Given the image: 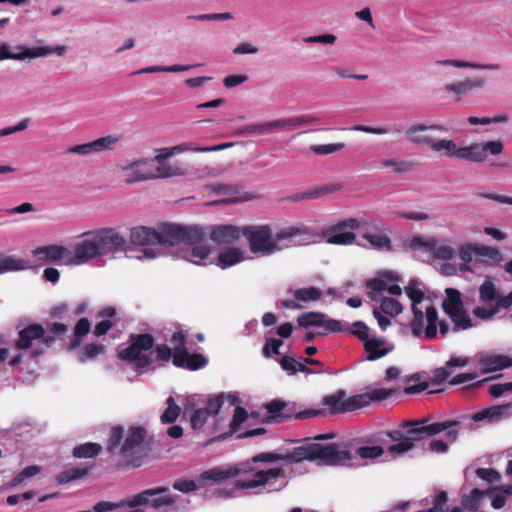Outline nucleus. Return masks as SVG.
Listing matches in <instances>:
<instances>
[{
  "label": "nucleus",
  "instance_id": "5",
  "mask_svg": "<svg viewBox=\"0 0 512 512\" xmlns=\"http://www.w3.org/2000/svg\"><path fill=\"white\" fill-rule=\"evenodd\" d=\"M86 235L89 238L75 245L73 259L69 263L80 265L93 258L126 252V238L114 228H102Z\"/></svg>",
  "mask_w": 512,
  "mask_h": 512
},
{
  "label": "nucleus",
  "instance_id": "4",
  "mask_svg": "<svg viewBox=\"0 0 512 512\" xmlns=\"http://www.w3.org/2000/svg\"><path fill=\"white\" fill-rule=\"evenodd\" d=\"M148 437V430L140 425H131L127 431L122 426H115L111 429L107 450L113 453L120 447L122 463L120 468H139L148 457V449L145 445Z\"/></svg>",
  "mask_w": 512,
  "mask_h": 512
},
{
  "label": "nucleus",
  "instance_id": "64",
  "mask_svg": "<svg viewBox=\"0 0 512 512\" xmlns=\"http://www.w3.org/2000/svg\"><path fill=\"white\" fill-rule=\"evenodd\" d=\"M431 250L434 251L435 258L441 260H451L456 255V250L448 245L436 247V244L434 243V248Z\"/></svg>",
  "mask_w": 512,
  "mask_h": 512
},
{
  "label": "nucleus",
  "instance_id": "38",
  "mask_svg": "<svg viewBox=\"0 0 512 512\" xmlns=\"http://www.w3.org/2000/svg\"><path fill=\"white\" fill-rule=\"evenodd\" d=\"M248 413L243 407H236L232 420L229 425V431L226 433H223L219 435L216 439L217 440H224L228 438L229 436L233 435L234 433L238 432L242 426V424L247 420Z\"/></svg>",
  "mask_w": 512,
  "mask_h": 512
},
{
  "label": "nucleus",
  "instance_id": "37",
  "mask_svg": "<svg viewBox=\"0 0 512 512\" xmlns=\"http://www.w3.org/2000/svg\"><path fill=\"white\" fill-rule=\"evenodd\" d=\"M445 294L446 299L442 303V309L446 314L464 307L462 295L459 290L455 288H446Z\"/></svg>",
  "mask_w": 512,
  "mask_h": 512
},
{
  "label": "nucleus",
  "instance_id": "26",
  "mask_svg": "<svg viewBox=\"0 0 512 512\" xmlns=\"http://www.w3.org/2000/svg\"><path fill=\"white\" fill-rule=\"evenodd\" d=\"M324 235L328 243L335 245H350L356 240V234L354 232L344 231L341 226L337 224L329 227Z\"/></svg>",
  "mask_w": 512,
  "mask_h": 512
},
{
  "label": "nucleus",
  "instance_id": "1",
  "mask_svg": "<svg viewBox=\"0 0 512 512\" xmlns=\"http://www.w3.org/2000/svg\"><path fill=\"white\" fill-rule=\"evenodd\" d=\"M154 343L155 339L152 334H130L129 345L119 348L117 356L123 361L133 363L136 369H147L154 360L167 363L171 358L174 366L190 371L201 369L208 363L207 358L202 354H191L188 349L172 351L165 344L157 345L154 351H151Z\"/></svg>",
  "mask_w": 512,
  "mask_h": 512
},
{
  "label": "nucleus",
  "instance_id": "2",
  "mask_svg": "<svg viewBox=\"0 0 512 512\" xmlns=\"http://www.w3.org/2000/svg\"><path fill=\"white\" fill-rule=\"evenodd\" d=\"M429 130L448 132V128L440 124H414L405 131V134L416 145L428 146L432 151L443 152V155L449 158H457L475 163L486 162L489 155L497 156L504 150V144L501 140L472 143L468 146L457 147L456 143L450 139L435 140L426 134Z\"/></svg>",
  "mask_w": 512,
  "mask_h": 512
},
{
  "label": "nucleus",
  "instance_id": "58",
  "mask_svg": "<svg viewBox=\"0 0 512 512\" xmlns=\"http://www.w3.org/2000/svg\"><path fill=\"white\" fill-rule=\"evenodd\" d=\"M382 166L393 168L397 173H406L412 169V164L408 161L397 159H386L381 162Z\"/></svg>",
  "mask_w": 512,
  "mask_h": 512
},
{
  "label": "nucleus",
  "instance_id": "12",
  "mask_svg": "<svg viewBox=\"0 0 512 512\" xmlns=\"http://www.w3.org/2000/svg\"><path fill=\"white\" fill-rule=\"evenodd\" d=\"M33 255L37 258V262L40 265L60 261H65L66 264H70L68 261L73 259L67 247L56 244L37 247L33 250Z\"/></svg>",
  "mask_w": 512,
  "mask_h": 512
},
{
  "label": "nucleus",
  "instance_id": "59",
  "mask_svg": "<svg viewBox=\"0 0 512 512\" xmlns=\"http://www.w3.org/2000/svg\"><path fill=\"white\" fill-rule=\"evenodd\" d=\"M280 120L283 123V128H285L287 126L298 127V126L307 125V124H310L313 122H318L319 118L310 117V116H297V117L280 119Z\"/></svg>",
  "mask_w": 512,
  "mask_h": 512
},
{
  "label": "nucleus",
  "instance_id": "55",
  "mask_svg": "<svg viewBox=\"0 0 512 512\" xmlns=\"http://www.w3.org/2000/svg\"><path fill=\"white\" fill-rule=\"evenodd\" d=\"M209 417V412H207L205 408L194 409L190 415V424L192 429L197 430L202 428Z\"/></svg>",
  "mask_w": 512,
  "mask_h": 512
},
{
  "label": "nucleus",
  "instance_id": "36",
  "mask_svg": "<svg viewBox=\"0 0 512 512\" xmlns=\"http://www.w3.org/2000/svg\"><path fill=\"white\" fill-rule=\"evenodd\" d=\"M225 400H229L231 405H234L238 398L231 394L220 393L214 396H210L207 399L206 406L204 407L207 412H209L210 416H215L219 413L221 408L223 407Z\"/></svg>",
  "mask_w": 512,
  "mask_h": 512
},
{
  "label": "nucleus",
  "instance_id": "8",
  "mask_svg": "<svg viewBox=\"0 0 512 512\" xmlns=\"http://www.w3.org/2000/svg\"><path fill=\"white\" fill-rule=\"evenodd\" d=\"M294 457L301 461L319 460L320 463L330 466H346L353 459L349 450L340 448L336 443H307L295 447Z\"/></svg>",
  "mask_w": 512,
  "mask_h": 512
},
{
  "label": "nucleus",
  "instance_id": "28",
  "mask_svg": "<svg viewBox=\"0 0 512 512\" xmlns=\"http://www.w3.org/2000/svg\"><path fill=\"white\" fill-rule=\"evenodd\" d=\"M479 301L485 308H490L495 305L500 292L498 291L492 278H487L479 286Z\"/></svg>",
  "mask_w": 512,
  "mask_h": 512
},
{
  "label": "nucleus",
  "instance_id": "15",
  "mask_svg": "<svg viewBox=\"0 0 512 512\" xmlns=\"http://www.w3.org/2000/svg\"><path fill=\"white\" fill-rule=\"evenodd\" d=\"M400 277L391 272V271H383L379 273V278H373L366 281V286L369 288L367 293L368 297L375 302L380 301L382 297V293L386 290V286L389 282H398Z\"/></svg>",
  "mask_w": 512,
  "mask_h": 512
},
{
  "label": "nucleus",
  "instance_id": "24",
  "mask_svg": "<svg viewBox=\"0 0 512 512\" xmlns=\"http://www.w3.org/2000/svg\"><path fill=\"white\" fill-rule=\"evenodd\" d=\"M364 350L367 353V360H378L393 350V346L387 347L386 340L383 337H373L365 341Z\"/></svg>",
  "mask_w": 512,
  "mask_h": 512
},
{
  "label": "nucleus",
  "instance_id": "49",
  "mask_svg": "<svg viewBox=\"0 0 512 512\" xmlns=\"http://www.w3.org/2000/svg\"><path fill=\"white\" fill-rule=\"evenodd\" d=\"M286 402L281 400H273L266 405L267 412L269 413V420L275 423L282 422L283 411H285Z\"/></svg>",
  "mask_w": 512,
  "mask_h": 512
},
{
  "label": "nucleus",
  "instance_id": "23",
  "mask_svg": "<svg viewBox=\"0 0 512 512\" xmlns=\"http://www.w3.org/2000/svg\"><path fill=\"white\" fill-rule=\"evenodd\" d=\"M130 241L138 246L155 245L159 242V236L154 228L145 226L134 227L131 229Z\"/></svg>",
  "mask_w": 512,
  "mask_h": 512
},
{
  "label": "nucleus",
  "instance_id": "27",
  "mask_svg": "<svg viewBox=\"0 0 512 512\" xmlns=\"http://www.w3.org/2000/svg\"><path fill=\"white\" fill-rule=\"evenodd\" d=\"M169 488L166 486H158L151 489H146L142 491L141 493H138L131 498L124 500L123 504L124 506L135 508L142 505L150 504V498L164 494L168 492Z\"/></svg>",
  "mask_w": 512,
  "mask_h": 512
},
{
  "label": "nucleus",
  "instance_id": "31",
  "mask_svg": "<svg viewBox=\"0 0 512 512\" xmlns=\"http://www.w3.org/2000/svg\"><path fill=\"white\" fill-rule=\"evenodd\" d=\"M23 52L21 53H12L10 51V47L8 44L3 43L0 46V60L5 59H14V60H24L25 58H37L42 57L43 54L47 53L44 49H30L26 47H19Z\"/></svg>",
  "mask_w": 512,
  "mask_h": 512
},
{
  "label": "nucleus",
  "instance_id": "56",
  "mask_svg": "<svg viewBox=\"0 0 512 512\" xmlns=\"http://www.w3.org/2000/svg\"><path fill=\"white\" fill-rule=\"evenodd\" d=\"M345 147L344 143L312 145L310 150L316 155H327L338 152Z\"/></svg>",
  "mask_w": 512,
  "mask_h": 512
},
{
  "label": "nucleus",
  "instance_id": "14",
  "mask_svg": "<svg viewBox=\"0 0 512 512\" xmlns=\"http://www.w3.org/2000/svg\"><path fill=\"white\" fill-rule=\"evenodd\" d=\"M290 293L294 299L282 300L280 304L283 308L292 310L300 309L303 307L302 303L317 301L322 296V291L312 286L291 290Z\"/></svg>",
  "mask_w": 512,
  "mask_h": 512
},
{
  "label": "nucleus",
  "instance_id": "61",
  "mask_svg": "<svg viewBox=\"0 0 512 512\" xmlns=\"http://www.w3.org/2000/svg\"><path fill=\"white\" fill-rule=\"evenodd\" d=\"M41 471V468L37 465H30L25 467L21 472H19L13 479L12 484L18 485L21 484L26 479L35 476Z\"/></svg>",
  "mask_w": 512,
  "mask_h": 512
},
{
  "label": "nucleus",
  "instance_id": "46",
  "mask_svg": "<svg viewBox=\"0 0 512 512\" xmlns=\"http://www.w3.org/2000/svg\"><path fill=\"white\" fill-rule=\"evenodd\" d=\"M167 408L161 415V422L164 424L174 423L180 415L181 408L176 404L174 398L169 396L166 400Z\"/></svg>",
  "mask_w": 512,
  "mask_h": 512
},
{
  "label": "nucleus",
  "instance_id": "33",
  "mask_svg": "<svg viewBox=\"0 0 512 512\" xmlns=\"http://www.w3.org/2000/svg\"><path fill=\"white\" fill-rule=\"evenodd\" d=\"M296 406V403L286 402V408L282 415V422L293 417L295 419H307L325 415V411L322 409H306L303 411H297Z\"/></svg>",
  "mask_w": 512,
  "mask_h": 512
},
{
  "label": "nucleus",
  "instance_id": "62",
  "mask_svg": "<svg viewBox=\"0 0 512 512\" xmlns=\"http://www.w3.org/2000/svg\"><path fill=\"white\" fill-rule=\"evenodd\" d=\"M413 443L410 441V439L406 436L405 438L401 439L400 441H397L396 444H393L389 446L388 451L392 455H400L403 453H406L410 451L413 448Z\"/></svg>",
  "mask_w": 512,
  "mask_h": 512
},
{
  "label": "nucleus",
  "instance_id": "16",
  "mask_svg": "<svg viewBox=\"0 0 512 512\" xmlns=\"http://www.w3.org/2000/svg\"><path fill=\"white\" fill-rule=\"evenodd\" d=\"M123 170L125 171L124 182L126 184L153 179V171L147 166L146 161L132 162L128 166L123 167Z\"/></svg>",
  "mask_w": 512,
  "mask_h": 512
},
{
  "label": "nucleus",
  "instance_id": "32",
  "mask_svg": "<svg viewBox=\"0 0 512 512\" xmlns=\"http://www.w3.org/2000/svg\"><path fill=\"white\" fill-rule=\"evenodd\" d=\"M244 261V253L239 247H232L220 252L217 257V266L221 269H227Z\"/></svg>",
  "mask_w": 512,
  "mask_h": 512
},
{
  "label": "nucleus",
  "instance_id": "41",
  "mask_svg": "<svg viewBox=\"0 0 512 512\" xmlns=\"http://www.w3.org/2000/svg\"><path fill=\"white\" fill-rule=\"evenodd\" d=\"M425 318L427 321V325L425 328V337L427 339H433L436 337L437 334L438 322V312L433 305H428L425 307Z\"/></svg>",
  "mask_w": 512,
  "mask_h": 512
},
{
  "label": "nucleus",
  "instance_id": "13",
  "mask_svg": "<svg viewBox=\"0 0 512 512\" xmlns=\"http://www.w3.org/2000/svg\"><path fill=\"white\" fill-rule=\"evenodd\" d=\"M241 236L244 237V226L240 227L232 224L216 225L210 233V239L219 246L232 245Z\"/></svg>",
  "mask_w": 512,
  "mask_h": 512
},
{
  "label": "nucleus",
  "instance_id": "9",
  "mask_svg": "<svg viewBox=\"0 0 512 512\" xmlns=\"http://www.w3.org/2000/svg\"><path fill=\"white\" fill-rule=\"evenodd\" d=\"M158 244L163 246H175L179 243H197L204 240L206 233L199 226H182L173 223H164L157 230Z\"/></svg>",
  "mask_w": 512,
  "mask_h": 512
},
{
  "label": "nucleus",
  "instance_id": "20",
  "mask_svg": "<svg viewBox=\"0 0 512 512\" xmlns=\"http://www.w3.org/2000/svg\"><path fill=\"white\" fill-rule=\"evenodd\" d=\"M44 327L41 324H30L18 333V340L15 343L17 349L26 350L32 347L34 340L43 337Z\"/></svg>",
  "mask_w": 512,
  "mask_h": 512
},
{
  "label": "nucleus",
  "instance_id": "11",
  "mask_svg": "<svg viewBox=\"0 0 512 512\" xmlns=\"http://www.w3.org/2000/svg\"><path fill=\"white\" fill-rule=\"evenodd\" d=\"M297 322L299 326L304 328H309L313 326L324 327V332L319 333L320 335L343 331L342 323L339 320L329 319L322 312H305L298 316Z\"/></svg>",
  "mask_w": 512,
  "mask_h": 512
},
{
  "label": "nucleus",
  "instance_id": "10",
  "mask_svg": "<svg viewBox=\"0 0 512 512\" xmlns=\"http://www.w3.org/2000/svg\"><path fill=\"white\" fill-rule=\"evenodd\" d=\"M425 422V420H419L413 422H405L402 424V427L411 426V428L407 430V437L413 444L416 441L434 436L443 431H446L445 436L447 441H456L458 437V431L455 429V427L459 424L457 420H448L443 422H435L429 425H423Z\"/></svg>",
  "mask_w": 512,
  "mask_h": 512
},
{
  "label": "nucleus",
  "instance_id": "6",
  "mask_svg": "<svg viewBox=\"0 0 512 512\" xmlns=\"http://www.w3.org/2000/svg\"><path fill=\"white\" fill-rule=\"evenodd\" d=\"M294 454L295 448L288 454L262 452L254 455L251 460L247 461L245 464H250L254 469H256L253 464L258 462L272 463L280 460L287 462H301V460L294 457ZM252 473L253 476L251 478L238 480L236 486L241 489H253L266 484L273 485L278 478L284 476L285 471L281 467H276L267 470H255Z\"/></svg>",
  "mask_w": 512,
  "mask_h": 512
},
{
  "label": "nucleus",
  "instance_id": "60",
  "mask_svg": "<svg viewBox=\"0 0 512 512\" xmlns=\"http://www.w3.org/2000/svg\"><path fill=\"white\" fill-rule=\"evenodd\" d=\"M478 244H464L459 248V257L462 262L471 263L473 256H478Z\"/></svg>",
  "mask_w": 512,
  "mask_h": 512
},
{
  "label": "nucleus",
  "instance_id": "21",
  "mask_svg": "<svg viewBox=\"0 0 512 512\" xmlns=\"http://www.w3.org/2000/svg\"><path fill=\"white\" fill-rule=\"evenodd\" d=\"M512 306V292H510L506 296H502L499 294L498 299L493 305V307L485 308V307H476L473 309V315L481 320H490L492 319L500 309H508Z\"/></svg>",
  "mask_w": 512,
  "mask_h": 512
},
{
  "label": "nucleus",
  "instance_id": "7",
  "mask_svg": "<svg viewBox=\"0 0 512 512\" xmlns=\"http://www.w3.org/2000/svg\"><path fill=\"white\" fill-rule=\"evenodd\" d=\"M394 389L376 388L369 392L353 395L345 398L344 390H339L332 395L325 396L322 404L330 408L331 414L355 411L368 406L373 401H382L395 394Z\"/></svg>",
  "mask_w": 512,
  "mask_h": 512
},
{
  "label": "nucleus",
  "instance_id": "17",
  "mask_svg": "<svg viewBox=\"0 0 512 512\" xmlns=\"http://www.w3.org/2000/svg\"><path fill=\"white\" fill-rule=\"evenodd\" d=\"M486 83V80L482 77H474L465 79L463 81L446 84L444 89L448 92H452L455 94V99L457 101L461 100L463 97L469 95L470 92L476 89L482 88Z\"/></svg>",
  "mask_w": 512,
  "mask_h": 512
},
{
  "label": "nucleus",
  "instance_id": "35",
  "mask_svg": "<svg viewBox=\"0 0 512 512\" xmlns=\"http://www.w3.org/2000/svg\"><path fill=\"white\" fill-rule=\"evenodd\" d=\"M92 466H78L67 469L56 476L58 484L63 485L72 481H76L87 476Z\"/></svg>",
  "mask_w": 512,
  "mask_h": 512
},
{
  "label": "nucleus",
  "instance_id": "30",
  "mask_svg": "<svg viewBox=\"0 0 512 512\" xmlns=\"http://www.w3.org/2000/svg\"><path fill=\"white\" fill-rule=\"evenodd\" d=\"M480 365L483 373H491L512 366V358L504 355H490L481 358Z\"/></svg>",
  "mask_w": 512,
  "mask_h": 512
},
{
  "label": "nucleus",
  "instance_id": "18",
  "mask_svg": "<svg viewBox=\"0 0 512 512\" xmlns=\"http://www.w3.org/2000/svg\"><path fill=\"white\" fill-rule=\"evenodd\" d=\"M512 404L496 405L474 413L471 419L474 422L486 420L488 423H496L508 417Z\"/></svg>",
  "mask_w": 512,
  "mask_h": 512
},
{
  "label": "nucleus",
  "instance_id": "39",
  "mask_svg": "<svg viewBox=\"0 0 512 512\" xmlns=\"http://www.w3.org/2000/svg\"><path fill=\"white\" fill-rule=\"evenodd\" d=\"M102 451V446L99 443L87 442L77 445L73 448L72 455L75 458H95Z\"/></svg>",
  "mask_w": 512,
  "mask_h": 512
},
{
  "label": "nucleus",
  "instance_id": "51",
  "mask_svg": "<svg viewBox=\"0 0 512 512\" xmlns=\"http://www.w3.org/2000/svg\"><path fill=\"white\" fill-rule=\"evenodd\" d=\"M407 296L412 301L411 305L419 306L424 299V292L419 287V283L415 279H411L405 288Z\"/></svg>",
  "mask_w": 512,
  "mask_h": 512
},
{
  "label": "nucleus",
  "instance_id": "22",
  "mask_svg": "<svg viewBox=\"0 0 512 512\" xmlns=\"http://www.w3.org/2000/svg\"><path fill=\"white\" fill-rule=\"evenodd\" d=\"M344 188L341 183H330L317 187H313L303 192L296 193L291 197L294 201L317 199L324 195L340 191Z\"/></svg>",
  "mask_w": 512,
  "mask_h": 512
},
{
  "label": "nucleus",
  "instance_id": "29",
  "mask_svg": "<svg viewBox=\"0 0 512 512\" xmlns=\"http://www.w3.org/2000/svg\"><path fill=\"white\" fill-rule=\"evenodd\" d=\"M212 191L217 195L226 197L225 199L221 200L220 203H237L251 199L247 196H240V188L239 186L235 185L215 184L212 185Z\"/></svg>",
  "mask_w": 512,
  "mask_h": 512
},
{
  "label": "nucleus",
  "instance_id": "53",
  "mask_svg": "<svg viewBox=\"0 0 512 512\" xmlns=\"http://www.w3.org/2000/svg\"><path fill=\"white\" fill-rule=\"evenodd\" d=\"M484 492L478 488H474L469 495L462 498V505L469 511H476L479 508V502Z\"/></svg>",
  "mask_w": 512,
  "mask_h": 512
},
{
  "label": "nucleus",
  "instance_id": "40",
  "mask_svg": "<svg viewBox=\"0 0 512 512\" xmlns=\"http://www.w3.org/2000/svg\"><path fill=\"white\" fill-rule=\"evenodd\" d=\"M121 139L122 137L120 135L111 134L91 141L93 152L100 153L104 151L114 150Z\"/></svg>",
  "mask_w": 512,
  "mask_h": 512
},
{
  "label": "nucleus",
  "instance_id": "63",
  "mask_svg": "<svg viewBox=\"0 0 512 512\" xmlns=\"http://www.w3.org/2000/svg\"><path fill=\"white\" fill-rule=\"evenodd\" d=\"M476 475L489 483L498 482L501 479L500 473L493 468H478Z\"/></svg>",
  "mask_w": 512,
  "mask_h": 512
},
{
  "label": "nucleus",
  "instance_id": "43",
  "mask_svg": "<svg viewBox=\"0 0 512 512\" xmlns=\"http://www.w3.org/2000/svg\"><path fill=\"white\" fill-rule=\"evenodd\" d=\"M436 64L443 65V66H453L456 68H474V69H486V70H497L499 69L498 64H477L472 62H465L461 60H453V59H447V60H438L436 61Z\"/></svg>",
  "mask_w": 512,
  "mask_h": 512
},
{
  "label": "nucleus",
  "instance_id": "47",
  "mask_svg": "<svg viewBox=\"0 0 512 512\" xmlns=\"http://www.w3.org/2000/svg\"><path fill=\"white\" fill-rule=\"evenodd\" d=\"M413 318L410 322V328L415 337H420L423 333L424 327V314L421 308L416 305H411Z\"/></svg>",
  "mask_w": 512,
  "mask_h": 512
},
{
  "label": "nucleus",
  "instance_id": "34",
  "mask_svg": "<svg viewBox=\"0 0 512 512\" xmlns=\"http://www.w3.org/2000/svg\"><path fill=\"white\" fill-rule=\"evenodd\" d=\"M282 128H283V123L281 122L280 119H277V120H273V121L266 122V123L245 125L239 130V134L247 135V134H252V133H260V134L272 133V132H275L276 130L282 129Z\"/></svg>",
  "mask_w": 512,
  "mask_h": 512
},
{
  "label": "nucleus",
  "instance_id": "45",
  "mask_svg": "<svg viewBox=\"0 0 512 512\" xmlns=\"http://www.w3.org/2000/svg\"><path fill=\"white\" fill-rule=\"evenodd\" d=\"M90 321L88 318H81L74 327L75 339L69 343V349L77 348L81 343V338L86 336L90 331Z\"/></svg>",
  "mask_w": 512,
  "mask_h": 512
},
{
  "label": "nucleus",
  "instance_id": "44",
  "mask_svg": "<svg viewBox=\"0 0 512 512\" xmlns=\"http://www.w3.org/2000/svg\"><path fill=\"white\" fill-rule=\"evenodd\" d=\"M455 325V330H466L473 326L472 320L464 307L447 314Z\"/></svg>",
  "mask_w": 512,
  "mask_h": 512
},
{
  "label": "nucleus",
  "instance_id": "42",
  "mask_svg": "<svg viewBox=\"0 0 512 512\" xmlns=\"http://www.w3.org/2000/svg\"><path fill=\"white\" fill-rule=\"evenodd\" d=\"M28 267L27 262L23 259H17L13 256L0 255V274L24 270Z\"/></svg>",
  "mask_w": 512,
  "mask_h": 512
},
{
  "label": "nucleus",
  "instance_id": "50",
  "mask_svg": "<svg viewBox=\"0 0 512 512\" xmlns=\"http://www.w3.org/2000/svg\"><path fill=\"white\" fill-rule=\"evenodd\" d=\"M363 238L367 240L375 249L388 251L392 249V242L386 235L364 234Z\"/></svg>",
  "mask_w": 512,
  "mask_h": 512
},
{
  "label": "nucleus",
  "instance_id": "48",
  "mask_svg": "<svg viewBox=\"0 0 512 512\" xmlns=\"http://www.w3.org/2000/svg\"><path fill=\"white\" fill-rule=\"evenodd\" d=\"M478 256L487 257L491 266H498L503 261L501 252L497 248L490 246L479 245Z\"/></svg>",
  "mask_w": 512,
  "mask_h": 512
},
{
  "label": "nucleus",
  "instance_id": "25",
  "mask_svg": "<svg viewBox=\"0 0 512 512\" xmlns=\"http://www.w3.org/2000/svg\"><path fill=\"white\" fill-rule=\"evenodd\" d=\"M189 248L185 252L184 258L196 265H202L205 263V260L208 259L211 249L205 243L204 240H200L197 243H184Z\"/></svg>",
  "mask_w": 512,
  "mask_h": 512
},
{
  "label": "nucleus",
  "instance_id": "3",
  "mask_svg": "<svg viewBox=\"0 0 512 512\" xmlns=\"http://www.w3.org/2000/svg\"><path fill=\"white\" fill-rule=\"evenodd\" d=\"M307 232L305 227L290 226L279 230L273 236L268 224L244 226V237L252 254L270 256L296 245L294 238Z\"/></svg>",
  "mask_w": 512,
  "mask_h": 512
},
{
  "label": "nucleus",
  "instance_id": "19",
  "mask_svg": "<svg viewBox=\"0 0 512 512\" xmlns=\"http://www.w3.org/2000/svg\"><path fill=\"white\" fill-rule=\"evenodd\" d=\"M255 469L250 464H241L233 470H221L218 468L209 469L200 475L202 480H211L213 482H221L239 474L253 472Z\"/></svg>",
  "mask_w": 512,
  "mask_h": 512
},
{
  "label": "nucleus",
  "instance_id": "57",
  "mask_svg": "<svg viewBox=\"0 0 512 512\" xmlns=\"http://www.w3.org/2000/svg\"><path fill=\"white\" fill-rule=\"evenodd\" d=\"M356 454L362 459H375L384 454V449L380 446H362L356 450Z\"/></svg>",
  "mask_w": 512,
  "mask_h": 512
},
{
  "label": "nucleus",
  "instance_id": "52",
  "mask_svg": "<svg viewBox=\"0 0 512 512\" xmlns=\"http://www.w3.org/2000/svg\"><path fill=\"white\" fill-rule=\"evenodd\" d=\"M380 310L390 316H397L400 314L403 310L402 305L399 301L389 298V297H383L381 300Z\"/></svg>",
  "mask_w": 512,
  "mask_h": 512
},
{
  "label": "nucleus",
  "instance_id": "54",
  "mask_svg": "<svg viewBox=\"0 0 512 512\" xmlns=\"http://www.w3.org/2000/svg\"><path fill=\"white\" fill-rule=\"evenodd\" d=\"M105 352V346L99 344H87L84 346L82 352L80 353L79 359L81 362H85L87 360L95 359L98 355Z\"/></svg>",
  "mask_w": 512,
  "mask_h": 512
}]
</instances>
